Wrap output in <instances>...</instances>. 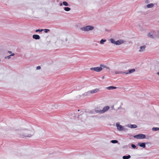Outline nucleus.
I'll use <instances>...</instances> for the list:
<instances>
[{"instance_id": "41", "label": "nucleus", "mask_w": 159, "mask_h": 159, "mask_svg": "<svg viewBox=\"0 0 159 159\" xmlns=\"http://www.w3.org/2000/svg\"><path fill=\"white\" fill-rule=\"evenodd\" d=\"M1 61V60L0 59V61Z\"/></svg>"}, {"instance_id": "13", "label": "nucleus", "mask_w": 159, "mask_h": 159, "mask_svg": "<svg viewBox=\"0 0 159 159\" xmlns=\"http://www.w3.org/2000/svg\"><path fill=\"white\" fill-rule=\"evenodd\" d=\"M128 126L130 128L133 129V128H137V126L136 125H132L130 124L129 125H128Z\"/></svg>"}, {"instance_id": "9", "label": "nucleus", "mask_w": 159, "mask_h": 159, "mask_svg": "<svg viewBox=\"0 0 159 159\" xmlns=\"http://www.w3.org/2000/svg\"><path fill=\"white\" fill-rule=\"evenodd\" d=\"M110 108V107L108 106H107L104 107L103 109L101 110V113H102V114L104 113L106 111H107Z\"/></svg>"}, {"instance_id": "40", "label": "nucleus", "mask_w": 159, "mask_h": 159, "mask_svg": "<svg viewBox=\"0 0 159 159\" xmlns=\"http://www.w3.org/2000/svg\"><path fill=\"white\" fill-rule=\"evenodd\" d=\"M80 111V110H78V111Z\"/></svg>"}, {"instance_id": "18", "label": "nucleus", "mask_w": 159, "mask_h": 159, "mask_svg": "<svg viewBox=\"0 0 159 159\" xmlns=\"http://www.w3.org/2000/svg\"><path fill=\"white\" fill-rule=\"evenodd\" d=\"M154 6V4L153 3H150L148 4L147 5V7L148 8H150L153 7Z\"/></svg>"}, {"instance_id": "34", "label": "nucleus", "mask_w": 159, "mask_h": 159, "mask_svg": "<svg viewBox=\"0 0 159 159\" xmlns=\"http://www.w3.org/2000/svg\"><path fill=\"white\" fill-rule=\"evenodd\" d=\"M120 71H116L115 72V73L116 74H120Z\"/></svg>"}, {"instance_id": "28", "label": "nucleus", "mask_w": 159, "mask_h": 159, "mask_svg": "<svg viewBox=\"0 0 159 159\" xmlns=\"http://www.w3.org/2000/svg\"><path fill=\"white\" fill-rule=\"evenodd\" d=\"M120 74L123 73L124 74H128V73H126V72L120 71Z\"/></svg>"}, {"instance_id": "12", "label": "nucleus", "mask_w": 159, "mask_h": 159, "mask_svg": "<svg viewBox=\"0 0 159 159\" xmlns=\"http://www.w3.org/2000/svg\"><path fill=\"white\" fill-rule=\"evenodd\" d=\"M99 91V89L98 88H96L94 90H90V92L91 93L93 94L94 93H96L98 92Z\"/></svg>"}, {"instance_id": "3", "label": "nucleus", "mask_w": 159, "mask_h": 159, "mask_svg": "<svg viewBox=\"0 0 159 159\" xmlns=\"http://www.w3.org/2000/svg\"><path fill=\"white\" fill-rule=\"evenodd\" d=\"M94 29V27L91 25H87L84 27L80 28V30L82 31H88L90 30H92Z\"/></svg>"}, {"instance_id": "35", "label": "nucleus", "mask_w": 159, "mask_h": 159, "mask_svg": "<svg viewBox=\"0 0 159 159\" xmlns=\"http://www.w3.org/2000/svg\"><path fill=\"white\" fill-rule=\"evenodd\" d=\"M15 55V54L14 53H12L10 55L11 56H13Z\"/></svg>"}, {"instance_id": "36", "label": "nucleus", "mask_w": 159, "mask_h": 159, "mask_svg": "<svg viewBox=\"0 0 159 159\" xmlns=\"http://www.w3.org/2000/svg\"><path fill=\"white\" fill-rule=\"evenodd\" d=\"M63 3H61L60 4V6H62L63 5Z\"/></svg>"}, {"instance_id": "19", "label": "nucleus", "mask_w": 159, "mask_h": 159, "mask_svg": "<svg viewBox=\"0 0 159 159\" xmlns=\"http://www.w3.org/2000/svg\"><path fill=\"white\" fill-rule=\"evenodd\" d=\"M100 67H102L103 69L105 68L107 69H109V68L107 66H106L104 65L103 64H100Z\"/></svg>"}, {"instance_id": "25", "label": "nucleus", "mask_w": 159, "mask_h": 159, "mask_svg": "<svg viewBox=\"0 0 159 159\" xmlns=\"http://www.w3.org/2000/svg\"><path fill=\"white\" fill-rule=\"evenodd\" d=\"M111 142L113 143H118V141L116 140H112L111 141Z\"/></svg>"}, {"instance_id": "39", "label": "nucleus", "mask_w": 159, "mask_h": 159, "mask_svg": "<svg viewBox=\"0 0 159 159\" xmlns=\"http://www.w3.org/2000/svg\"><path fill=\"white\" fill-rule=\"evenodd\" d=\"M67 38L66 39V41H67Z\"/></svg>"}, {"instance_id": "8", "label": "nucleus", "mask_w": 159, "mask_h": 159, "mask_svg": "<svg viewBox=\"0 0 159 159\" xmlns=\"http://www.w3.org/2000/svg\"><path fill=\"white\" fill-rule=\"evenodd\" d=\"M149 143H138L137 145L144 148L146 147V144H148Z\"/></svg>"}, {"instance_id": "15", "label": "nucleus", "mask_w": 159, "mask_h": 159, "mask_svg": "<svg viewBox=\"0 0 159 159\" xmlns=\"http://www.w3.org/2000/svg\"><path fill=\"white\" fill-rule=\"evenodd\" d=\"M116 87L113 86H110L107 88V89L108 90H111L116 89Z\"/></svg>"}, {"instance_id": "26", "label": "nucleus", "mask_w": 159, "mask_h": 159, "mask_svg": "<svg viewBox=\"0 0 159 159\" xmlns=\"http://www.w3.org/2000/svg\"><path fill=\"white\" fill-rule=\"evenodd\" d=\"M106 41V40L105 39H102L100 41V43L101 44H103Z\"/></svg>"}, {"instance_id": "33", "label": "nucleus", "mask_w": 159, "mask_h": 159, "mask_svg": "<svg viewBox=\"0 0 159 159\" xmlns=\"http://www.w3.org/2000/svg\"><path fill=\"white\" fill-rule=\"evenodd\" d=\"M128 147V145H125L123 146V148H127Z\"/></svg>"}, {"instance_id": "20", "label": "nucleus", "mask_w": 159, "mask_h": 159, "mask_svg": "<svg viewBox=\"0 0 159 159\" xmlns=\"http://www.w3.org/2000/svg\"><path fill=\"white\" fill-rule=\"evenodd\" d=\"M65 11H68L70 10L71 9L68 7H65L64 8Z\"/></svg>"}, {"instance_id": "29", "label": "nucleus", "mask_w": 159, "mask_h": 159, "mask_svg": "<svg viewBox=\"0 0 159 159\" xmlns=\"http://www.w3.org/2000/svg\"><path fill=\"white\" fill-rule=\"evenodd\" d=\"M43 30L44 31V32L46 33H47L48 31H50V30L49 29H44Z\"/></svg>"}, {"instance_id": "5", "label": "nucleus", "mask_w": 159, "mask_h": 159, "mask_svg": "<svg viewBox=\"0 0 159 159\" xmlns=\"http://www.w3.org/2000/svg\"><path fill=\"white\" fill-rule=\"evenodd\" d=\"M103 69V68L100 67H92L90 68V70H91L95 71L96 72H99L101 71Z\"/></svg>"}, {"instance_id": "38", "label": "nucleus", "mask_w": 159, "mask_h": 159, "mask_svg": "<svg viewBox=\"0 0 159 159\" xmlns=\"http://www.w3.org/2000/svg\"><path fill=\"white\" fill-rule=\"evenodd\" d=\"M102 79H104V76H103L102 77Z\"/></svg>"}, {"instance_id": "14", "label": "nucleus", "mask_w": 159, "mask_h": 159, "mask_svg": "<svg viewBox=\"0 0 159 159\" xmlns=\"http://www.w3.org/2000/svg\"><path fill=\"white\" fill-rule=\"evenodd\" d=\"M135 71V69H132L129 70L128 72H126V73H128V74H130L134 72Z\"/></svg>"}, {"instance_id": "31", "label": "nucleus", "mask_w": 159, "mask_h": 159, "mask_svg": "<svg viewBox=\"0 0 159 159\" xmlns=\"http://www.w3.org/2000/svg\"><path fill=\"white\" fill-rule=\"evenodd\" d=\"M11 58V56L10 55H9V56H6V57H5V59L8 58V59H10Z\"/></svg>"}, {"instance_id": "24", "label": "nucleus", "mask_w": 159, "mask_h": 159, "mask_svg": "<svg viewBox=\"0 0 159 159\" xmlns=\"http://www.w3.org/2000/svg\"><path fill=\"white\" fill-rule=\"evenodd\" d=\"M152 130L154 131H156L159 130V128L158 127H153L152 128Z\"/></svg>"}, {"instance_id": "16", "label": "nucleus", "mask_w": 159, "mask_h": 159, "mask_svg": "<svg viewBox=\"0 0 159 159\" xmlns=\"http://www.w3.org/2000/svg\"><path fill=\"white\" fill-rule=\"evenodd\" d=\"M131 157L130 155H129L127 156H124L122 158L123 159H129Z\"/></svg>"}, {"instance_id": "23", "label": "nucleus", "mask_w": 159, "mask_h": 159, "mask_svg": "<svg viewBox=\"0 0 159 159\" xmlns=\"http://www.w3.org/2000/svg\"><path fill=\"white\" fill-rule=\"evenodd\" d=\"M74 116H73V117H74V118L75 119V118L76 117H77V118L79 119H80V118H79V116H80V115H78L77 114H74Z\"/></svg>"}, {"instance_id": "37", "label": "nucleus", "mask_w": 159, "mask_h": 159, "mask_svg": "<svg viewBox=\"0 0 159 159\" xmlns=\"http://www.w3.org/2000/svg\"><path fill=\"white\" fill-rule=\"evenodd\" d=\"M8 52H9V53H12V52L11 51H9Z\"/></svg>"}, {"instance_id": "1", "label": "nucleus", "mask_w": 159, "mask_h": 159, "mask_svg": "<svg viewBox=\"0 0 159 159\" xmlns=\"http://www.w3.org/2000/svg\"><path fill=\"white\" fill-rule=\"evenodd\" d=\"M148 36L152 38L156 39L159 38V35L158 34V30H155L152 31L149 33Z\"/></svg>"}, {"instance_id": "7", "label": "nucleus", "mask_w": 159, "mask_h": 159, "mask_svg": "<svg viewBox=\"0 0 159 159\" xmlns=\"http://www.w3.org/2000/svg\"><path fill=\"white\" fill-rule=\"evenodd\" d=\"M116 126L117 128V129L119 131L125 130V128H123V127L118 122L116 123Z\"/></svg>"}, {"instance_id": "32", "label": "nucleus", "mask_w": 159, "mask_h": 159, "mask_svg": "<svg viewBox=\"0 0 159 159\" xmlns=\"http://www.w3.org/2000/svg\"><path fill=\"white\" fill-rule=\"evenodd\" d=\"M41 67L39 66H38L36 67V69L37 70H39L41 69Z\"/></svg>"}, {"instance_id": "27", "label": "nucleus", "mask_w": 159, "mask_h": 159, "mask_svg": "<svg viewBox=\"0 0 159 159\" xmlns=\"http://www.w3.org/2000/svg\"><path fill=\"white\" fill-rule=\"evenodd\" d=\"M43 29H38V30H35V32H41L42 31H43Z\"/></svg>"}, {"instance_id": "6", "label": "nucleus", "mask_w": 159, "mask_h": 159, "mask_svg": "<svg viewBox=\"0 0 159 159\" xmlns=\"http://www.w3.org/2000/svg\"><path fill=\"white\" fill-rule=\"evenodd\" d=\"M34 134V132H32L30 134L24 133L23 134H21L20 135V136L22 138H24V137H31L32 135H33Z\"/></svg>"}, {"instance_id": "10", "label": "nucleus", "mask_w": 159, "mask_h": 159, "mask_svg": "<svg viewBox=\"0 0 159 159\" xmlns=\"http://www.w3.org/2000/svg\"><path fill=\"white\" fill-rule=\"evenodd\" d=\"M33 39L35 40H39L40 39V36L38 34H34L32 36Z\"/></svg>"}, {"instance_id": "30", "label": "nucleus", "mask_w": 159, "mask_h": 159, "mask_svg": "<svg viewBox=\"0 0 159 159\" xmlns=\"http://www.w3.org/2000/svg\"><path fill=\"white\" fill-rule=\"evenodd\" d=\"M131 146L134 149L136 147V146L134 144H131Z\"/></svg>"}, {"instance_id": "22", "label": "nucleus", "mask_w": 159, "mask_h": 159, "mask_svg": "<svg viewBox=\"0 0 159 159\" xmlns=\"http://www.w3.org/2000/svg\"><path fill=\"white\" fill-rule=\"evenodd\" d=\"M63 4L64 6H69V5L68 4V3L66 1H63Z\"/></svg>"}, {"instance_id": "21", "label": "nucleus", "mask_w": 159, "mask_h": 159, "mask_svg": "<svg viewBox=\"0 0 159 159\" xmlns=\"http://www.w3.org/2000/svg\"><path fill=\"white\" fill-rule=\"evenodd\" d=\"M90 93H91L90 92V91H89L84 93L83 95V96H89L90 95Z\"/></svg>"}, {"instance_id": "17", "label": "nucleus", "mask_w": 159, "mask_h": 159, "mask_svg": "<svg viewBox=\"0 0 159 159\" xmlns=\"http://www.w3.org/2000/svg\"><path fill=\"white\" fill-rule=\"evenodd\" d=\"M101 110H98V108H95L94 109V111H95V113H99V114H102V113H101V111H101Z\"/></svg>"}, {"instance_id": "4", "label": "nucleus", "mask_w": 159, "mask_h": 159, "mask_svg": "<svg viewBox=\"0 0 159 159\" xmlns=\"http://www.w3.org/2000/svg\"><path fill=\"white\" fill-rule=\"evenodd\" d=\"M134 137L137 139H144L146 138V135L144 134H139L134 135Z\"/></svg>"}, {"instance_id": "2", "label": "nucleus", "mask_w": 159, "mask_h": 159, "mask_svg": "<svg viewBox=\"0 0 159 159\" xmlns=\"http://www.w3.org/2000/svg\"><path fill=\"white\" fill-rule=\"evenodd\" d=\"M110 41L111 43L115 44L117 45L122 44L125 42V41L123 39H119L116 41H115L112 38L111 39Z\"/></svg>"}, {"instance_id": "11", "label": "nucleus", "mask_w": 159, "mask_h": 159, "mask_svg": "<svg viewBox=\"0 0 159 159\" xmlns=\"http://www.w3.org/2000/svg\"><path fill=\"white\" fill-rule=\"evenodd\" d=\"M146 46L145 45H143V46H141L140 47V49L139 51V52H142L145 51Z\"/></svg>"}]
</instances>
